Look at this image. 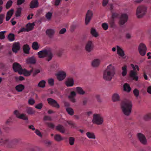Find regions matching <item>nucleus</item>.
Masks as SVG:
<instances>
[{"label": "nucleus", "mask_w": 151, "mask_h": 151, "mask_svg": "<svg viewBox=\"0 0 151 151\" xmlns=\"http://www.w3.org/2000/svg\"><path fill=\"white\" fill-rule=\"evenodd\" d=\"M13 9H12L7 12L6 17V21H8L10 19L13 14Z\"/></svg>", "instance_id": "27"}, {"label": "nucleus", "mask_w": 151, "mask_h": 151, "mask_svg": "<svg viewBox=\"0 0 151 151\" xmlns=\"http://www.w3.org/2000/svg\"><path fill=\"white\" fill-rule=\"evenodd\" d=\"M52 16V13L50 12H48L46 14V17L48 20L50 19Z\"/></svg>", "instance_id": "50"}, {"label": "nucleus", "mask_w": 151, "mask_h": 151, "mask_svg": "<svg viewBox=\"0 0 151 151\" xmlns=\"http://www.w3.org/2000/svg\"><path fill=\"white\" fill-rule=\"evenodd\" d=\"M126 37L127 39H130L132 37V34L129 33H127L126 34Z\"/></svg>", "instance_id": "61"}, {"label": "nucleus", "mask_w": 151, "mask_h": 151, "mask_svg": "<svg viewBox=\"0 0 151 151\" xmlns=\"http://www.w3.org/2000/svg\"><path fill=\"white\" fill-rule=\"evenodd\" d=\"M48 83L51 86H52L54 84V80L53 78H50L48 80Z\"/></svg>", "instance_id": "57"}, {"label": "nucleus", "mask_w": 151, "mask_h": 151, "mask_svg": "<svg viewBox=\"0 0 151 151\" xmlns=\"http://www.w3.org/2000/svg\"><path fill=\"white\" fill-rule=\"evenodd\" d=\"M134 95L136 97H138L139 95V91L137 89H135L133 91Z\"/></svg>", "instance_id": "59"}, {"label": "nucleus", "mask_w": 151, "mask_h": 151, "mask_svg": "<svg viewBox=\"0 0 151 151\" xmlns=\"http://www.w3.org/2000/svg\"><path fill=\"white\" fill-rule=\"evenodd\" d=\"M115 74L114 66L112 64H110L103 70V78L105 81H110Z\"/></svg>", "instance_id": "1"}, {"label": "nucleus", "mask_w": 151, "mask_h": 151, "mask_svg": "<svg viewBox=\"0 0 151 151\" xmlns=\"http://www.w3.org/2000/svg\"><path fill=\"white\" fill-rule=\"evenodd\" d=\"M117 54L123 58H125L124 53L122 49L119 46H117Z\"/></svg>", "instance_id": "20"}, {"label": "nucleus", "mask_w": 151, "mask_h": 151, "mask_svg": "<svg viewBox=\"0 0 151 151\" xmlns=\"http://www.w3.org/2000/svg\"><path fill=\"white\" fill-rule=\"evenodd\" d=\"M46 82L44 80H42L38 83L37 86L40 88H44Z\"/></svg>", "instance_id": "40"}, {"label": "nucleus", "mask_w": 151, "mask_h": 151, "mask_svg": "<svg viewBox=\"0 0 151 151\" xmlns=\"http://www.w3.org/2000/svg\"><path fill=\"white\" fill-rule=\"evenodd\" d=\"M25 0H17V4L19 5L23 3L25 1Z\"/></svg>", "instance_id": "64"}, {"label": "nucleus", "mask_w": 151, "mask_h": 151, "mask_svg": "<svg viewBox=\"0 0 151 151\" xmlns=\"http://www.w3.org/2000/svg\"><path fill=\"white\" fill-rule=\"evenodd\" d=\"M66 110L69 114L71 115H72L73 114L74 111L72 108L67 107L66 108Z\"/></svg>", "instance_id": "41"}, {"label": "nucleus", "mask_w": 151, "mask_h": 151, "mask_svg": "<svg viewBox=\"0 0 151 151\" xmlns=\"http://www.w3.org/2000/svg\"><path fill=\"white\" fill-rule=\"evenodd\" d=\"M38 55L40 58L47 57V60L48 61H50L52 57V55L50 49H45L38 52Z\"/></svg>", "instance_id": "3"}, {"label": "nucleus", "mask_w": 151, "mask_h": 151, "mask_svg": "<svg viewBox=\"0 0 151 151\" xmlns=\"http://www.w3.org/2000/svg\"><path fill=\"white\" fill-rule=\"evenodd\" d=\"M43 104L42 103H39L35 106L36 108L37 109H41L42 107Z\"/></svg>", "instance_id": "52"}, {"label": "nucleus", "mask_w": 151, "mask_h": 151, "mask_svg": "<svg viewBox=\"0 0 151 151\" xmlns=\"http://www.w3.org/2000/svg\"><path fill=\"white\" fill-rule=\"evenodd\" d=\"M101 27L104 29L107 30L108 28V25L106 23H104L102 24Z\"/></svg>", "instance_id": "47"}, {"label": "nucleus", "mask_w": 151, "mask_h": 151, "mask_svg": "<svg viewBox=\"0 0 151 151\" xmlns=\"http://www.w3.org/2000/svg\"><path fill=\"white\" fill-rule=\"evenodd\" d=\"M131 66L133 69V70H135L136 69L138 71L139 70V67L136 65H134L133 64H131Z\"/></svg>", "instance_id": "49"}, {"label": "nucleus", "mask_w": 151, "mask_h": 151, "mask_svg": "<svg viewBox=\"0 0 151 151\" xmlns=\"http://www.w3.org/2000/svg\"><path fill=\"white\" fill-rule=\"evenodd\" d=\"M127 73V67L124 65L122 67V74L123 76H125Z\"/></svg>", "instance_id": "34"}, {"label": "nucleus", "mask_w": 151, "mask_h": 151, "mask_svg": "<svg viewBox=\"0 0 151 151\" xmlns=\"http://www.w3.org/2000/svg\"><path fill=\"white\" fill-rule=\"evenodd\" d=\"M26 62L27 64H34L36 62V60L34 57H32L27 58Z\"/></svg>", "instance_id": "25"}, {"label": "nucleus", "mask_w": 151, "mask_h": 151, "mask_svg": "<svg viewBox=\"0 0 151 151\" xmlns=\"http://www.w3.org/2000/svg\"><path fill=\"white\" fill-rule=\"evenodd\" d=\"M93 14L92 11L88 10L86 14L85 18V23L87 24L90 22L93 16Z\"/></svg>", "instance_id": "13"}, {"label": "nucleus", "mask_w": 151, "mask_h": 151, "mask_svg": "<svg viewBox=\"0 0 151 151\" xmlns=\"http://www.w3.org/2000/svg\"><path fill=\"white\" fill-rule=\"evenodd\" d=\"M74 80L72 78L68 79L65 82V85L68 87H72L74 85Z\"/></svg>", "instance_id": "22"}, {"label": "nucleus", "mask_w": 151, "mask_h": 151, "mask_svg": "<svg viewBox=\"0 0 151 151\" xmlns=\"http://www.w3.org/2000/svg\"><path fill=\"white\" fill-rule=\"evenodd\" d=\"M55 32V30L54 29H49L46 31V35L49 37H51L54 35Z\"/></svg>", "instance_id": "23"}, {"label": "nucleus", "mask_w": 151, "mask_h": 151, "mask_svg": "<svg viewBox=\"0 0 151 151\" xmlns=\"http://www.w3.org/2000/svg\"><path fill=\"white\" fill-rule=\"evenodd\" d=\"M27 113L29 114H33L35 113V111L33 109L30 107H27L26 109Z\"/></svg>", "instance_id": "36"}, {"label": "nucleus", "mask_w": 151, "mask_h": 151, "mask_svg": "<svg viewBox=\"0 0 151 151\" xmlns=\"http://www.w3.org/2000/svg\"><path fill=\"white\" fill-rule=\"evenodd\" d=\"M56 129L57 130L63 133H64L65 132V129L64 127L61 124H58L57 126Z\"/></svg>", "instance_id": "26"}, {"label": "nucleus", "mask_w": 151, "mask_h": 151, "mask_svg": "<svg viewBox=\"0 0 151 151\" xmlns=\"http://www.w3.org/2000/svg\"><path fill=\"white\" fill-rule=\"evenodd\" d=\"M132 107V102L130 100H127L123 102L122 104L121 108L123 113L127 116L131 114Z\"/></svg>", "instance_id": "2"}, {"label": "nucleus", "mask_w": 151, "mask_h": 151, "mask_svg": "<svg viewBox=\"0 0 151 151\" xmlns=\"http://www.w3.org/2000/svg\"><path fill=\"white\" fill-rule=\"evenodd\" d=\"M35 133L39 136L40 137H42V134L41 133L40 131L39 130L37 129H36L35 130Z\"/></svg>", "instance_id": "58"}, {"label": "nucleus", "mask_w": 151, "mask_h": 151, "mask_svg": "<svg viewBox=\"0 0 151 151\" xmlns=\"http://www.w3.org/2000/svg\"><path fill=\"white\" fill-rule=\"evenodd\" d=\"M13 69L15 72H17L19 74V71H22V69L21 66L18 63H14L13 65Z\"/></svg>", "instance_id": "15"}, {"label": "nucleus", "mask_w": 151, "mask_h": 151, "mask_svg": "<svg viewBox=\"0 0 151 151\" xmlns=\"http://www.w3.org/2000/svg\"><path fill=\"white\" fill-rule=\"evenodd\" d=\"M101 60L100 58H96L94 59L91 62V65L94 68H97L100 65Z\"/></svg>", "instance_id": "12"}, {"label": "nucleus", "mask_w": 151, "mask_h": 151, "mask_svg": "<svg viewBox=\"0 0 151 151\" xmlns=\"http://www.w3.org/2000/svg\"><path fill=\"white\" fill-rule=\"evenodd\" d=\"M129 76L133 80L137 81L138 77L137 75V72L136 70H131L130 71L129 74Z\"/></svg>", "instance_id": "14"}, {"label": "nucleus", "mask_w": 151, "mask_h": 151, "mask_svg": "<svg viewBox=\"0 0 151 151\" xmlns=\"http://www.w3.org/2000/svg\"><path fill=\"white\" fill-rule=\"evenodd\" d=\"M76 95V93L74 91L71 92L70 94L68 96V98L70 100L73 102H75L76 101V99L75 97Z\"/></svg>", "instance_id": "17"}, {"label": "nucleus", "mask_w": 151, "mask_h": 151, "mask_svg": "<svg viewBox=\"0 0 151 151\" xmlns=\"http://www.w3.org/2000/svg\"><path fill=\"white\" fill-rule=\"evenodd\" d=\"M38 5V3L37 0H33L30 3V7L31 8H34L37 7Z\"/></svg>", "instance_id": "29"}, {"label": "nucleus", "mask_w": 151, "mask_h": 151, "mask_svg": "<svg viewBox=\"0 0 151 151\" xmlns=\"http://www.w3.org/2000/svg\"><path fill=\"white\" fill-rule=\"evenodd\" d=\"M54 139L58 142H60L63 139V137L59 134H56L54 136Z\"/></svg>", "instance_id": "32"}, {"label": "nucleus", "mask_w": 151, "mask_h": 151, "mask_svg": "<svg viewBox=\"0 0 151 151\" xmlns=\"http://www.w3.org/2000/svg\"><path fill=\"white\" fill-rule=\"evenodd\" d=\"M32 47L34 50H37L39 48V46L37 42H35L32 43Z\"/></svg>", "instance_id": "38"}, {"label": "nucleus", "mask_w": 151, "mask_h": 151, "mask_svg": "<svg viewBox=\"0 0 151 151\" xmlns=\"http://www.w3.org/2000/svg\"><path fill=\"white\" fill-rule=\"evenodd\" d=\"M18 118L24 120H27L28 119L27 117L25 114H20Z\"/></svg>", "instance_id": "45"}, {"label": "nucleus", "mask_w": 151, "mask_h": 151, "mask_svg": "<svg viewBox=\"0 0 151 151\" xmlns=\"http://www.w3.org/2000/svg\"><path fill=\"white\" fill-rule=\"evenodd\" d=\"M15 119V118L13 115H12L11 116L9 119H8L7 121V123H8L9 122H13Z\"/></svg>", "instance_id": "53"}, {"label": "nucleus", "mask_w": 151, "mask_h": 151, "mask_svg": "<svg viewBox=\"0 0 151 151\" xmlns=\"http://www.w3.org/2000/svg\"><path fill=\"white\" fill-rule=\"evenodd\" d=\"M91 34L93 37H97L99 36L98 33L97 32L96 29L94 28H91Z\"/></svg>", "instance_id": "28"}, {"label": "nucleus", "mask_w": 151, "mask_h": 151, "mask_svg": "<svg viewBox=\"0 0 151 151\" xmlns=\"http://www.w3.org/2000/svg\"><path fill=\"white\" fill-rule=\"evenodd\" d=\"M47 101L49 105L56 108H59L60 105L55 100L51 98H49L47 99Z\"/></svg>", "instance_id": "10"}, {"label": "nucleus", "mask_w": 151, "mask_h": 151, "mask_svg": "<svg viewBox=\"0 0 151 151\" xmlns=\"http://www.w3.org/2000/svg\"><path fill=\"white\" fill-rule=\"evenodd\" d=\"M35 25V23L33 22L32 23H29L26 25V30L27 31H29L32 30L33 28Z\"/></svg>", "instance_id": "33"}, {"label": "nucleus", "mask_w": 151, "mask_h": 151, "mask_svg": "<svg viewBox=\"0 0 151 151\" xmlns=\"http://www.w3.org/2000/svg\"><path fill=\"white\" fill-rule=\"evenodd\" d=\"M141 119L143 122H147L151 120V113H149L145 115Z\"/></svg>", "instance_id": "21"}, {"label": "nucleus", "mask_w": 151, "mask_h": 151, "mask_svg": "<svg viewBox=\"0 0 151 151\" xmlns=\"http://www.w3.org/2000/svg\"><path fill=\"white\" fill-rule=\"evenodd\" d=\"M45 121H49L51 120V118L49 116H45L43 118Z\"/></svg>", "instance_id": "55"}, {"label": "nucleus", "mask_w": 151, "mask_h": 151, "mask_svg": "<svg viewBox=\"0 0 151 151\" xmlns=\"http://www.w3.org/2000/svg\"><path fill=\"white\" fill-rule=\"evenodd\" d=\"M23 50L24 52L26 54L29 53L30 48L29 46L27 45H24L23 46Z\"/></svg>", "instance_id": "35"}, {"label": "nucleus", "mask_w": 151, "mask_h": 151, "mask_svg": "<svg viewBox=\"0 0 151 151\" xmlns=\"http://www.w3.org/2000/svg\"><path fill=\"white\" fill-rule=\"evenodd\" d=\"M147 48L145 45L143 43H141L138 47V50L140 54L144 55L146 53Z\"/></svg>", "instance_id": "9"}, {"label": "nucleus", "mask_w": 151, "mask_h": 151, "mask_svg": "<svg viewBox=\"0 0 151 151\" xmlns=\"http://www.w3.org/2000/svg\"><path fill=\"white\" fill-rule=\"evenodd\" d=\"M146 8L143 6H139L137 10L136 14L138 18H140L143 16L146 12Z\"/></svg>", "instance_id": "4"}, {"label": "nucleus", "mask_w": 151, "mask_h": 151, "mask_svg": "<svg viewBox=\"0 0 151 151\" xmlns=\"http://www.w3.org/2000/svg\"><path fill=\"white\" fill-rule=\"evenodd\" d=\"M66 32V29L65 28H63L61 29L59 32V33L60 34H63L65 33Z\"/></svg>", "instance_id": "62"}, {"label": "nucleus", "mask_w": 151, "mask_h": 151, "mask_svg": "<svg viewBox=\"0 0 151 151\" xmlns=\"http://www.w3.org/2000/svg\"><path fill=\"white\" fill-rule=\"evenodd\" d=\"M48 127L51 129H54L55 127V125L53 123H47Z\"/></svg>", "instance_id": "63"}, {"label": "nucleus", "mask_w": 151, "mask_h": 151, "mask_svg": "<svg viewBox=\"0 0 151 151\" xmlns=\"http://www.w3.org/2000/svg\"><path fill=\"white\" fill-rule=\"evenodd\" d=\"M8 38L9 40L10 41H13L15 39L14 35L13 34H10L8 36Z\"/></svg>", "instance_id": "44"}, {"label": "nucleus", "mask_w": 151, "mask_h": 151, "mask_svg": "<svg viewBox=\"0 0 151 151\" xmlns=\"http://www.w3.org/2000/svg\"><path fill=\"white\" fill-rule=\"evenodd\" d=\"M87 136L90 139H95L96 138L95 135L93 133L88 132L86 133Z\"/></svg>", "instance_id": "39"}, {"label": "nucleus", "mask_w": 151, "mask_h": 151, "mask_svg": "<svg viewBox=\"0 0 151 151\" xmlns=\"http://www.w3.org/2000/svg\"><path fill=\"white\" fill-rule=\"evenodd\" d=\"M124 89L127 92H129L131 90V88L129 84L126 83L124 85Z\"/></svg>", "instance_id": "37"}, {"label": "nucleus", "mask_w": 151, "mask_h": 151, "mask_svg": "<svg viewBox=\"0 0 151 151\" xmlns=\"http://www.w3.org/2000/svg\"><path fill=\"white\" fill-rule=\"evenodd\" d=\"M75 90L76 92L78 94L81 95H83L85 94V91L82 88L80 87H77L75 88Z\"/></svg>", "instance_id": "31"}, {"label": "nucleus", "mask_w": 151, "mask_h": 151, "mask_svg": "<svg viewBox=\"0 0 151 151\" xmlns=\"http://www.w3.org/2000/svg\"><path fill=\"white\" fill-rule=\"evenodd\" d=\"M33 71L32 69L30 70H27L25 69H22L21 71H19V74H23L24 76H29Z\"/></svg>", "instance_id": "18"}, {"label": "nucleus", "mask_w": 151, "mask_h": 151, "mask_svg": "<svg viewBox=\"0 0 151 151\" xmlns=\"http://www.w3.org/2000/svg\"><path fill=\"white\" fill-rule=\"evenodd\" d=\"M57 79L59 81H62L66 77V72L63 70L59 71L58 73L55 74Z\"/></svg>", "instance_id": "7"}, {"label": "nucleus", "mask_w": 151, "mask_h": 151, "mask_svg": "<svg viewBox=\"0 0 151 151\" xmlns=\"http://www.w3.org/2000/svg\"><path fill=\"white\" fill-rule=\"evenodd\" d=\"M6 32V31H3L0 32V39L2 40L4 38V33Z\"/></svg>", "instance_id": "51"}, {"label": "nucleus", "mask_w": 151, "mask_h": 151, "mask_svg": "<svg viewBox=\"0 0 151 151\" xmlns=\"http://www.w3.org/2000/svg\"><path fill=\"white\" fill-rule=\"evenodd\" d=\"M33 70V75L35 76L39 73L40 72V70L39 69H36L34 70Z\"/></svg>", "instance_id": "56"}, {"label": "nucleus", "mask_w": 151, "mask_h": 151, "mask_svg": "<svg viewBox=\"0 0 151 151\" xmlns=\"http://www.w3.org/2000/svg\"><path fill=\"white\" fill-rule=\"evenodd\" d=\"M22 10V8L21 7H19L17 8L15 14V16L16 17H19L20 16L21 14Z\"/></svg>", "instance_id": "42"}, {"label": "nucleus", "mask_w": 151, "mask_h": 151, "mask_svg": "<svg viewBox=\"0 0 151 151\" xmlns=\"http://www.w3.org/2000/svg\"><path fill=\"white\" fill-rule=\"evenodd\" d=\"M24 88V86L21 84H19L16 86L15 87L16 90L18 92L22 91Z\"/></svg>", "instance_id": "30"}, {"label": "nucleus", "mask_w": 151, "mask_h": 151, "mask_svg": "<svg viewBox=\"0 0 151 151\" xmlns=\"http://www.w3.org/2000/svg\"><path fill=\"white\" fill-rule=\"evenodd\" d=\"M50 69L51 71H57L59 69V65L57 63L51 65Z\"/></svg>", "instance_id": "24"}, {"label": "nucleus", "mask_w": 151, "mask_h": 151, "mask_svg": "<svg viewBox=\"0 0 151 151\" xmlns=\"http://www.w3.org/2000/svg\"><path fill=\"white\" fill-rule=\"evenodd\" d=\"M13 3V2L12 0L8 1L6 4V9H8L10 7Z\"/></svg>", "instance_id": "48"}, {"label": "nucleus", "mask_w": 151, "mask_h": 151, "mask_svg": "<svg viewBox=\"0 0 151 151\" xmlns=\"http://www.w3.org/2000/svg\"><path fill=\"white\" fill-rule=\"evenodd\" d=\"M28 103L29 105H33L35 103V101L33 99L30 98L28 100Z\"/></svg>", "instance_id": "46"}, {"label": "nucleus", "mask_w": 151, "mask_h": 151, "mask_svg": "<svg viewBox=\"0 0 151 151\" xmlns=\"http://www.w3.org/2000/svg\"><path fill=\"white\" fill-rule=\"evenodd\" d=\"M13 114L17 118H18L20 114L19 111L17 110L14 111Z\"/></svg>", "instance_id": "54"}, {"label": "nucleus", "mask_w": 151, "mask_h": 151, "mask_svg": "<svg viewBox=\"0 0 151 151\" xmlns=\"http://www.w3.org/2000/svg\"><path fill=\"white\" fill-rule=\"evenodd\" d=\"M93 117V123H103L104 122L102 116L100 114H94Z\"/></svg>", "instance_id": "5"}, {"label": "nucleus", "mask_w": 151, "mask_h": 151, "mask_svg": "<svg viewBox=\"0 0 151 151\" xmlns=\"http://www.w3.org/2000/svg\"><path fill=\"white\" fill-rule=\"evenodd\" d=\"M128 16L126 14H123L120 18L119 24L120 25L124 24L127 21Z\"/></svg>", "instance_id": "11"}, {"label": "nucleus", "mask_w": 151, "mask_h": 151, "mask_svg": "<svg viewBox=\"0 0 151 151\" xmlns=\"http://www.w3.org/2000/svg\"><path fill=\"white\" fill-rule=\"evenodd\" d=\"M69 144L71 145H73L74 144L75 139V138L73 137H69Z\"/></svg>", "instance_id": "43"}, {"label": "nucleus", "mask_w": 151, "mask_h": 151, "mask_svg": "<svg viewBox=\"0 0 151 151\" xmlns=\"http://www.w3.org/2000/svg\"><path fill=\"white\" fill-rule=\"evenodd\" d=\"M112 100L114 102H116L120 100V97L119 93H115L112 96Z\"/></svg>", "instance_id": "19"}, {"label": "nucleus", "mask_w": 151, "mask_h": 151, "mask_svg": "<svg viewBox=\"0 0 151 151\" xmlns=\"http://www.w3.org/2000/svg\"><path fill=\"white\" fill-rule=\"evenodd\" d=\"M137 136L138 140L142 144L144 145H147V140L145 136L143 134L139 133L137 134Z\"/></svg>", "instance_id": "6"}, {"label": "nucleus", "mask_w": 151, "mask_h": 151, "mask_svg": "<svg viewBox=\"0 0 151 151\" xmlns=\"http://www.w3.org/2000/svg\"><path fill=\"white\" fill-rule=\"evenodd\" d=\"M20 49V44L19 42H14L13 45L12 50L13 51L16 53Z\"/></svg>", "instance_id": "16"}, {"label": "nucleus", "mask_w": 151, "mask_h": 151, "mask_svg": "<svg viewBox=\"0 0 151 151\" xmlns=\"http://www.w3.org/2000/svg\"><path fill=\"white\" fill-rule=\"evenodd\" d=\"M93 42L92 40H89L86 43L85 49L86 51L88 52H91L93 50Z\"/></svg>", "instance_id": "8"}, {"label": "nucleus", "mask_w": 151, "mask_h": 151, "mask_svg": "<svg viewBox=\"0 0 151 151\" xmlns=\"http://www.w3.org/2000/svg\"><path fill=\"white\" fill-rule=\"evenodd\" d=\"M4 17V14H0V24L2 23Z\"/></svg>", "instance_id": "60"}]
</instances>
